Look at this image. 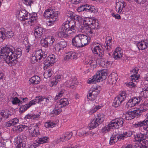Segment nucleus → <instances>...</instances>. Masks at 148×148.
I'll return each instance as SVG.
<instances>
[{
    "mask_svg": "<svg viewBox=\"0 0 148 148\" xmlns=\"http://www.w3.org/2000/svg\"><path fill=\"white\" fill-rule=\"evenodd\" d=\"M21 55V50L19 49H15L13 48L6 46L3 47L0 51L1 59L10 66L16 64L17 59L20 58Z\"/></svg>",
    "mask_w": 148,
    "mask_h": 148,
    "instance_id": "1",
    "label": "nucleus"
},
{
    "mask_svg": "<svg viewBox=\"0 0 148 148\" xmlns=\"http://www.w3.org/2000/svg\"><path fill=\"white\" fill-rule=\"evenodd\" d=\"M18 12L17 15L18 19L21 21H24L23 23L27 25H33L37 19V15L36 13L30 14L25 9H21Z\"/></svg>",
    "mask_w": 148,
    "mask_h": 148,
    "instance_id": "2",
    "label": "nucleus"
},
{
    "mask_svg": "<svg viewBox=\"0 0 148 148\" xmlns=\"http://www.w3.org/2000/svg\"><path fill=\"white\" fill-rule=\"evenodd\" d=\"M97 20L94 17H85L83 21L84 25L88 26H90L86 30V33L90 36H94L96 32V30L98 27L99 23L97 21Z\"/></svg>",
    "mask_w": 148,
    "mask_h": 148,
    "instance_id": "3",
    "label": "nucleus"
},
{
    "mask_svg": "<svg viewBox=\"0 0 148 148\" xmlns=\"http://www.w3.org/2000/svg\"><path fill=\"white\" fill-rule=\"evenodd\" d=\"M90 38L82 34L76 35L72 40L73 45L77 47H82L87 45L90 42Z\"/></svg>",
    "mask_w": 148,
    "mask_h": 148,
    "instance_id": "4",
    "label": "nucleus"
},
{
    "mask_svg": "<svg viewBox=\"0 0 148 148\" xmlns=\"http://www.w3.org/2000/svg\"><path fill=\"white\" fill-rule=\"evenodd\" d=\"M62 31L59 32L58 35L60 38H63L64 32H69L71 33V32H75L77 31V28L76 26V22L73 21H66L63 23L61 26Z\"/></svg>",
    "mask_w": 148,
    "mask_h": 148,
    "instance_id": "5",
    "label": "nucleus"
},
{
    "mask_svg": "<svg viewBox=\"0 0 148 148\" xmlns=\"http://www.w3.org/2000/svg\"><path fill=\"white\" fill-rule=\"evenodd\" d=\"M69 102L66 98L61 99L59 101L56 103L54 109L51 111L50 115L51 116H56L60 114L62 111V108L68 105Z\"/></svg>",
    "mask_w": 148,
    "mask_h": 148,
    "instance_id": "6",
    "label": "nucleus"
},
{
    "mask_svg": "<svg viewBox=\"0 0 148 148\" xmlns=\"http://www.w3.org/2000/svg\"><path fill=\"white\" fill-rule=\"evenodd\" d=\"M128 98V95L125 91H122L114 98L112 103V106L117 107L120 106L122 102Z\"/></svg>",
    "mask_w": 148,
    "mask_h": 148,
    "instance_id": "7",
    "label": "nucleus"
},
{
    "mask_svg": "<svg viewBox=\"0 0 148 148\" xmlns=\"http://www.w3.org/2000/svg\"><path fill=\"white\" fill-rule=\"evenodd\" d=\"M101 90V87L98 85L92 87L87 95L88 99L91 101H94L97 98Z\"/></svg>",
    "mask_w": 148,
    "mask_h": 148,
    "instance_id": "8",
    "label": "nucleus"
},
{
    "mask_svg": "<svg viewBox=\"0 0 148 148\" xmlns=\"http://www.w3.org/2000/svg\"><path fill=\"white\" fill-rule=\"evenodd\" d=\"M46 57V55L41 49H37L32 54L31 61L32 63H35L39 62L42 58L44 59Z\"/></svg>",
    "mask_w": 148,
    "mask_h": 148,
    "instance_id": "9",
    "label": "nucleus"
},
{
    "mask_svg": "<svg viewBox=\"0 0 148 148\" xmlns=\"http://www.w3.org/2000/svg\"><path fill=\"white\" fill-rule=\"evenodd\" d=\"M124 122L123 119L119 118L112 120L108 125L109 129L118 128L123 126Z\"/></svg>",
    "mask_w": 148,
    "mask_h": 148,
    "instance_id": "10",
    "label": "nucleus"
},
{
    "mask_svg": "<svg viewBox=\"0 0 148 148\" xmlns=\"http://www.w3.org/2000/svg\"><path fill=\"white\" fill-rule=\"evenodd\" d=\"M52 97L51 96H49L47 97H45L43 96H39L37 97L35 99H34V104L36 103H40V104L47 105V104L53 100Z\"/></svg>",
    "mask_w": 148,
    "mask_h": 148,
    "instance_id": "11",
    "label": "nucleus"
},
{
    "mask_svg": "<svg viewBox=\"0 0 148 148\" xmlns=\"http://www.w3.org/2000/svg\"><path fill=\"white\" fill-rule=\"evenodd\" d=\"M56 57L54 54H51L48 56L43 62V64L45 67L47 68L48 67L52 65L56 61Z\"/></svg>",
    "mask_w": 148,
    "mask_h": 148,
    "instance_id": "12",
    "label": "nucleus"
},
{
    "mask_svg": "<svg viewBox=\"0 0 148 148\" xmlns=\"http://www.w3.org/2000/svg\"><path fill=\"white\" fill-rule=\"evenodd\" d=\"M105 70H103L98 71L97 72L96 74L95 75L96 76L95 78L98 82L102 81L103 80H105L107 75Z\"/></svg>",
    "mask_w": 148,
    "mask_h": 148,
    "instance_id": "13",
    "label": "nucleus"
},
{
    "mask_svg": "<svg viewBox=\"0 0 148 148\" xmlns=\"http://www.w3.org/2000/svg\"><path fill=\"white\" fill-rule=\"evenodd\" d=\"M140 127L142 129V132H143L144 133H140L137 134L136 135H134V137L136 140L141 142L145 139V138H148V133L147 132L146 133V132H145V130L143 128Z\"/></svg>",
    "mask_w": 148,
    "mask_h": 148,
    "instance_id": "14",
    "label": "nucleus"
},
{
    "mask_svg": "<svg viewBox=\"0 0 148 148\" xmlns=\"http://www.w3.org/2000/svg\"><path fill=\"white\" fill-rule=\"evenodd\" d=\"M32 129L29 131L30 135L32 137H37L39 135V129L37 124H32Z\"/></svg>",
    "mask_w": 148,
    "mask_h": 148,
    "instance_id": "15",
    "label": "nucleus"
},
{
    "mask_svg": "<svg viewBox=\"0 0 148 148\" xmlns=\"http://www.w3.org/2000/svg\"><path fill=\"white\" fill-rule=\"evenodd\" d=\"M14 142L17 144L16 148H25L26 146L25 142L23 141V137L21 136H18L16 138Z\"/></svg>",
    "mask_w": 148,
    "mask_h": 148,
    "instance_id": "16",
    "label": "nucleus"
},
{
    "mask_svg": "<svg viewBox=\"0 0 148 148\" xmlns=\"http://www.w3.org/2000/svg\"><path fill=\"white\" fill-rule=\"evenodd\" d=\"M58 11H53L52 8L47 9L44 12L43 16L45 18H52L53 16L55 14H57V17H58Z\"/></svg>",
    "mask_w": 148,
    "mask_h": 148,
    "instance_id": "17",
    "label": "nucleus"
},
{
    "mask_svg": "<svg viewBox=\"0 0 148 148\" xmlns=\"http://www.w3.org/2000/svg\"><path fill=\"white\" fill-rule=\"evenodd\" d=\"M139 50H143L148 47V40L147 39L142 40L137 43L136 45Z\"/></svg>",
    "mask_w": 148,
    "mask_h": 148,
    "instance_id": "18",
    "label": "nucleus"
},
{
    "mask_svg": "<svg viewBox=\"0 0 148 148\" xmlns=\"http://www.w3.org/2000/svg\"><path fill=\"white\" fill-rule=\"evenodd\" d=\"M43 29L42 28L38 26L35 27L34 31V35L35 38L39 39L43 34Z\"/></svg>",
    "mask_w": 148,
    "mask_h": 148,
    "instance_id": "19",
    "label": "nucleus"
},
{
    "mask_svg": "<svg viewBox=\"0 0 148 148\" xmlns=\"http://www.w3.org/2000/svg\"><path fill=\"white\" fill-rule=\"evenodd\" d=\"M67 45V43L65 41H61L56 45V50L61 53L63 51L64 48H65Z\"/></svg>",
    "mask_w": 148,
    "mask_h": 148,
    "instance_id": "20",
    "label": "nucleus"
},
{
    "mask_svg": "<svg viewBox=\"0 0 148 148\" xmlns=\"http://www.w3.org/2000/svg\"><path fill=\"white\" fill-rule=\"evenodd\" d=\"M79 53H76L73 51L68 52L65 56L64 59L66 60L71 59V60L76 59L79 56Z\"/></svg>",
    "mask_w": 148,
    "mask_h": 148,
    "instance_id": "21",
    "label": "nucleus"
},
{
    "mask_svg": "<svg viewBox=\"0 0 148 148\" xmlns=\"http://www.w3.org/2000/svg\"><path fill=\"white\" fill-rule=\"evenodd\" d=\"M123 51L120 48H117L113 53V58L115 60H120L123 57Z\"/></svg>",
    "mask_w": 148,
    "mask_h": 148,
    "instance_id": "22",
    "label": "nucleus"
},
{
    "mask_svg": "<svg viewBox=\"0 0 148 148\" xmlns=\"http://www.w3.org/2000/svg\"><path fill=\"white\" fill-rule=\"evenodd\" d=\"M126 3L124 1H119L116 3V10L118 12L120 13L123 12V8L126 6Z\"/></svg>",
    "mask_w": 148,
    "mask_h": 148,
    "instance_id": "23",
    "label": "nucleus"
},
{
    "mask_svg": "<svg viewBox=\"0 0 148 148\" xmlns=\"http://www.w3.org/2000/svg\"><path fill=\"white\" fill-rule=\"evenodd\" d=\"M118 79V76L117 74L113 73L109 75L107 81L110 84H113L116 83Z\"/></svg>",
    "mask_w": 148,
    "mask_h": 148,
    "instance_id": "24",
    "label": "nucleus"
},
{
    "mask_svg": "<svg viewBox=\"0 0 148 148\" xmlns=\"http://www.w3.org/2000/svg\"><path fill=\"white\" fill-rule=\"evenodd\" d=\"M92 52L95 54L98 55L100 57L102 58L103 56V51L101 45H97L92 49Z\"/></svg>",
    "mask_w": 148,
    "mask_h": 148,
    "instance_id": "25",
    "label": "nucleus"
},
{
    "mask_svg": "<svg viewBox=\"0 0 148 148\" xmlns=\"http://www.w3.org/2000/svg\"><path fill=\"white\" fill-rule=\"evenodd\" d=\"M33 100H32L28 104H27L24 105H22L21 106L19 109L20 112L21 113H23L26 111L28 108H29L32 105L34 104V101Z\"/></svg>",
    "mask_w": 148,
    "mask_h": 148,
    "instance_id": "26",
    "label": "nucleus"
},
{
    "mask_svg": "<svg viewBox=\"0 0 148 148\" xmlns=\"http://www.w3.org/2000/svg\"><path fill=\"white\" fill-rule=\"evenodd\" d=\"M73 136V133L72 132H67L63 134L60 137V140L61 141L63 142L70 139Z\"/></svg>",
    "mask_w": 148,
    "mask_h": 148,
    "instance_id": "27",
    "label": "nucleus"
},
{
    "mask_svg": "<svg viewBox=\"0 0 148 148\" xmlns=\"http://www.w3.org/2000/svg\"><path fill=\"white\" fill-rule=\"evenodd\" d=\"M146 119L144 121L136 123L134 125L135 127H141L143 128V127H145L146 125H148V113L146 114Z\"/></svg>",
    "mask_w": 148,
    "mask_h": 148,
    "instance_id": "28",
    "label": "nucleus"
},
{
    "mask_svg": "<svg viewBox=\"0 0 148 148\" xmlns=\"http://www.w3.org/2000/svg\"><path fill=\"white\" fill-rule=\"evenodd\" d=\"M112 40L111 37L110 36L107 37L106 38L105 42H106V44H104V47L106 49L107 51H109L111 50V42Z\"/></svg>",
    "mask_w": 148,
    "mask_h": 148,
    "instance_id": "29",
    "label": "nucleus"
},
{
    "mask_svg": "<svg viewBox=\"0 0 148 148\" xmlns=\"http://www.w3.org/2000/svg\"><path fill=\"white\" fill-rule=\"evenodd\" d=\"M132 133L133 132L131 131H128L123 134L118 135L119 140H123L127 137H131L132 134Z\"/></svg>",
    "mask_w": 148,
    "mask_h": 148,
    "instance_id": "30",
    "label": "nucleus"
},
{
    "mask_svg": "<svg viewBox=\"0 0 148 148\" xmlns=\"http://www.w3.org/2000/svg\"><path fill=\"white\" fill-rule=\"evenodd\" d=\"M18 122V119L14 118L7 122L5 124V126L7 127H10L16 124Z\"/></svg>",
    "mask_w": 148,
    "mask_h": 148,
    "instance_id": "31",
    "label": "nucleus"
},
{
    "mask_svg": "<svg viewBox=\"0 0 148 148\" xmlns=\"http://www.w3.org/2000/svg\"><path fill=\"white\" fill-rule=\"evenodd\" d=\"M94 118L98 123L100 125L104 121L105 118V116L102 114H99L95 116Z\"/></svg>",
    "mask_w": 148,
    "mask_h": 148,
    "instance_id": "32",
    "label": "nucleus"
},
{
    "mask_svg": "<svg viewBox=\"0 0 148 148\" xmlns=\"http://www.w3.org/2000/svg\"><path fill=\"white\" fill-rule=\"evenodd\" d=\"M76 79L75 78H71L68 81H67L64 83V85L66 86L69 87L73 88V86L76 83Z\"/></svg>",
    "mask_w": 148,
    "mask_h": 148,
    "instance_id": "33",
    "label": "nucleus"
},
{
    "mask_svg": "<svg viewBox=\"0 0 148 148\" xmlns=\"http://www.w3.org/2000/svg\"><path fill=\"white\" fill-rule=\"evenodd\" d=\"M62 79V77L61 75H56L55 78L51 81V83L50 84V86L51 87H52L54 85H56Z\"/></svg>",
    "mask_w": 148,
    "mask_h": 148,
    "instance_id": "34",
    "label": "nucleus"
},
{
    "mask_svg": "<svg viewBox=\"0 0 148 148\" xmlns=\"http://www.w3.org/2000/svg\"><path fill=\"white\" fill-rule=\"evenodd\" d=\"M85 5V11L90 13H95L96 10L94 6L90 5L88 4L84 5Z\"/></svg>",
    "mask_w": 148,
    "mask_h": 148,
    "instance_id": "35",
    "label": "nucleus"
},
{
    "mask_svg": "<svg viewBox=\"0 0 148 148\" xmlns=\"http://www.w3.org/2000/svg\"><path fill=\"white\" fill-rule=\"evenodd\" d=\"M40 81V77L36 75L32 77L29 79V82L32 84L35 85L38 84Z\"/></svg>",
    "mask_w": 148,
    "mask_h": 148,
    "instance_id": "36",
    "label": "nucleus"
},
{
    "mask_svg": "<svg viewBox=\"0 0 148 148\" xmlns=\"http://www.w3.org/2000/svg\"><path fill=\"white\" fill-rule=\"evenodd\" d=\"M2 114V119L4 120L8 118L11 115V113L10 111L8 110H2L1 111Z\"/></svg>",
    "mask_w": 148,
    "mask_h": 148,
    "instance_id": "37",
    "label": "nucleus"
},
{
    "mask_svg": "<svg viewBox=\"0 0 148 148\" xmlns=\"http://www.w3.org/2000/svg\"><path fill=\"white\" fill-rule=\"evenodd\" d=\"M136 116L133 111L127 112L126 114L125 119L127 120L133 119Z\"/></svg>",
    "mask_w": 148,
    "mask_h": 148,
    "instance_id": "38",
    "label": "nucleus"
},
{
    "mask_svg": "<svg viewBox=\"0 0 148 148\" xmlns=\"http://www.w3.org/2000/svg\"><path fill=\"white\" fill-rule=\"evenodd\" d=\"M85 64H88L90 66L94 67V66L95 65L96 62L95 60L91 58H88L85 59Z\"/></svg>",
    "mask_w": 148,
    "mask_h": 148,
    "instance_id": "39",
    "label": "nucleus"
},
{
    "mask_svg": "<svg viewBox=\"0 0 148 148\" xmlns=\"http://www.w3.org/2000/svg\"><path fill=\"white\" fill-rule=\"evenodd\" d=\"M49 140V138L48 137H42L41 138H38L36 143H38L39 145V144L47 143L48 142Z\"/></svg>",
    "mask_w": 148,
    "mask_h": 148,
    "instance_id": "40",
    "label": "nucleus"
},
{
    "mask_svg": "<svg viewBox=\"0 0 148 148\" xmlns=\"http://www.w3.org/2000/svg\"><path fill=\"white\" fill-rule=\"evenodd\" d=\"M99 125L96 120L95 119H93L92 120H91V122L89 124V126L90 127V129H93L97 127Z\"/></svg>",
    "mask_w": 148,
    "mask_h": 148,
    "instance_id": "41",
    "label": "nucleus"
},
{
    "mask_svg": "<svg viewBox=\"0 0 148 148\" xmlns=\"http://www.w3.org/2000/svg\"><path fill=\"white\" fill-rule=\"evenodd\" d=\"M119 140L118 135L113 134L110 137L109 144L111 145L115 143Z\"/></svg>",
    "mask_w": 148,
    "mask_h": 148,
    "instance_id": "42",
    "label": "nucleus"
},
{
    "mask_svg": "<svg viewBox=\"0 0 148 148\" xmlns=\"http://www.w3.org/2000/svg\"><path fill=\"white\" fill-rule=\"evenodd\" d=\"M147 109L145 108H144L143 109H137L133 111L136 117H138L141 114L142 112H145L147 110Z\"/></svg>",
    "mask_w": 148,
    "mask_h": 148,
    "instance_id": "43",
    "label": "nucleus"
},
{
    "mask_svg": "<svg viewBox=\"0 0 148 148\" xmlns=\"http://www.w3.org/2000/svg\"><path fill=\"white\" fill-rule=\"evenodd\" d=\"M53 16L52 18H50V20L47 23L48 26H50L53 25L58 17H57V14L56 13Z\"/></svg>",
    "mask_w": 148,
    "mask_h": 148,
    "instance_id": "44",
    "label": "nucleus"
},
{
    "mask_svg": "<svg viewBox=\"0 0 148 148\" xmlns=\"http://www.w3.org/2000/svg\"><path fill=\"white\" fill-rule=\"evenodd\" d=\"M49 46H51L53 44L55 39L54 37L51 36H46L45 38Z\"/></svg>",
    "mask_w": 148,
    "mask_h": 148,
    "instance_id": "45",
    "label": "nucleus"
},
{
    "mask_svg": "<svg viewBox=\"0 0 148 148\" xmlns=\"http://www.w3.org/2000/svg\"><path fill=\"white\" fill-rule=\"evenodd\" d=\"M52 70L51 69H48L43 74L44 77L45 78L47 79L51 77L52 75Z\"/></svg>",
    "mask_w": 148,
    "mask_h": 148,
    "instance_id": "46",
    "label": "nucleus"
},
{
    "mask_svg": "<svg viewBox=\"0 0 148 148\" xmlns=\"http://www.w3.org/2000/svg\"><path fill=\"white\" fill-rule=\"evenodd\" d=\"M132 101L133 103L136 105V104H138L139 103L140 101L142 100V99L140 97H133L132 99Z\"/></svg>",
    "mask_w": 148,
    "mask_h": 148,
    "instance_id": "47",
    "label": "nucleus"
},
{
    "mask_svg": "<svg viewBox=\"0 0 148 148\" xmlns=\"http://www.w3.org/2000/svg\"><path fill=\"white\" fill-rule=\"evenodd\" d=\"M41 43L42 47L47 48L49 45L46 38H42L41 39Z\"/></svg>",
    "mask_w": 148,
    "mask_h": 148,
    "instance_id": "48",
    "label": "nucleus"
},
{
    "mask_svg": "<svg viewBox=\"0 0 148 148\" xmlns=\"http://www.w3.org/2000/svg\"><path fill=\"white\" fill-rule=\"evenodd\" d=\"M6 29V30L5 34V38H10L12 37L14 35V33L12 31H8Z\"/></svg>",
    "mask_w": 148,
    "mask_h": 148,
    "instance_id": "49",
    "label": "nucleus"
},
{
    "mask_svg": "<svg viewBox=\"0 0 148 148\" xmlns=\"http://www.w3.org/2000/svg\"><path fill=\"white\" fill-rule=\"evenodd\" d=\"M96 76L94 75L92 78H90L88 79L87 82L88 84H96L97 82H98V81L95 78Z\"/></svg>",
    "mask_w": 148,
    "mask_h": 148,
    "instance_id": "50",
    "label": "nucleus"
},
{
    "mask_svg": "<svg viewBox=\"0 0 148 148\" xmlns=\"http://www.w3.org/2000/svg\"><path fill=\"white\" fill-rule=\"evenodd\" d=\"M56 125V123L52 121H49L45 123V126L46 128H53Z\"/></svg>",
    "mask_w": 148,
    "mask_h": 148,
    "instance_id": "51",
    "label": "nucleus"
},
{
    "mask_svg": "<svg viewBox=\"0 0 148 148\" xmlns=\"http://www.w3.org/2000/svg\"><path fill=\"white\" fill-rule=\"evenodd\" d=\"M140 95L144 98L148 97V87L141 92Z\"/></svg>",
    "mask_w": 148,
    "mask_h": 148,
    "instance_id": "52",
    "label": "nucleus"
},
{
    "mask_svg": "<svg viewBox=\"0 0 148 148\" xmlns=\"http://www.w3.org/2000/svg\"><path fill=\"white\" fill-rule=\"evenodd\" d=\"M135 106V105L133 103L131 99L129 100L125 105L126 107L129 108L134 107Z\"/></svg>",
    "mask_w": 148,
    "mask_h": 148,
    "instance_id": "53",
    "label": "nucleus"
},
{
    "mask_svg": "<svg viewBox=\"0 0 148 148\" xmlns=\"http://www.w3.org/2000/svg\"><path fill=\"white\" fill-rule=\"evenodd\" d=\"M65 91V90L64 89L61 90L58 93V95H56V97H55V99L57 100L59 99L60 97H62L63 95V94L64 93Z\"/></svg>",
    "mask_w": 148,
    "mask_h": 148,
    "instance_id": "54",
    "label": "nucleus"
},
{
    "mask_svg": "<svg viewBox=\"0 0 148 148\" xmlns=\"http://www.w3.org/2000/svg\"><path fill=\"white\" fill-rule=\"evenodd\" d=\"M142 142V147L140 148H148V141L144 139Z\"/></svg>",
    "mask_w": 148,
    "mask_h": 148,
    "instance_id": "55",
    "label": "nucleus"
},
{
    "mask_svg": "<svg viewBox=\"0 0 148 148\" xmlns=\"http://www.w3.org/2000/svg\"><path fill=\"white\" fill-rule=\"evenodd\" d=\"M12 102L13 104L14 105L17 104V103H18V106H20V100L16 97H15L14 98L12 99Z\"/></svg>",
    "mask_w": 148,
    "mask_h": 148,
    "instance_id": "56",
    "label": "nucleus"
},
{
    "mask_svg": "<svg viewBox=\"0 0 148 148\" xmlns=\"http://www.w3.org/2000/svg\"><path fill=\"white\" fill-rule=\"evenodd\" d=\"M139 75L136 74H134L133 75H131V79L132 82H135V81L138 80Z\"/></svg>",
    "mask_w": 148,
    "mask_h": 148,
    "instance_id": "57",
    "label": "nucleus"
},
{
    "mask_svg": "<svg viewBox=\"0 0 148 148\" xmlns=\"http://www.w3.org/2000/svg\"><path fill=\"white\" fill-rule=\"evenodd\" d=\"M6 29L4 28H1L0 29V36H2V37L5 38V33Z\"/></svg>",
    "mask_w": 148,
    "mask_h": 148,
    "instance_id": "58",
    "label": "nucleus"
},
{
    "mask_svg": "<svg viewBox=\"0 0 148 148\" xmlns=\"http://www.w3.org/2000/svg\"><path fill=\"white\" fill-rule=\"evenodd\" d=\"M31 1V0H25L23 1V2L26 5L31 6V5L33 3L34 0H32V2Z\"/></svg>",
    "mask_w": 148,
    "mask_h": 148,
    "instance_id": "59",
    "label": "nucleus"
},
{
    "mask_svg": "<svg viewBox=\"0 0 148 148\" xmlns=\"http://www.w3.org/2000/svg\"><path fill=\"white\" fill-rule=\"evenodd\" d=\"M15 130L16 131H18V132H21L23 130V125H20L15 127Z\"/></svg>",
    "mask_w": 148,
    "mask_h": 148,
    "instance_id": "60",
    "label": "nucleus"
},
{
    "mask_svg": "<svg viewBox=\"0 0 148 148\" xmlns=\"http://www.w3.org/2000/svg\"><path fill=\"white\" fill-rule=\"evenodd\" d=\"M32 124H30L29 125H23V130H29V131L31 130V129H32Z\"/></svg>",
    "mask_w": 148,
    "mask_h": 148,
    "instance_id": "61",
    "label": "nucleus"
},
{
    "mask_svg": "<svg viewBox=\"0 0 148 148\" xmlns=\"http://www.w3.org/2000/svg\"><path fill=\"white\" fill-rule=\"evenodd\" d=\"M20 105L22 104L23 103L27 101H28V99L27 97L23 98L20 97Z\"/></svg>",
    "mask_w": 148,
    "mask_h": 148,
    "instance_id": "62",
    "label": "nucleus"
},
{
    "mask_svg": "<svg viewBox=\"0 0 148 148\" xmlns=\"http://www.w3.org/2000/svg\"><path fill=\"white\" fill-rule=\"evenodd\" d=\"M32 115L33 120H37L40 117V115L39 114H32Z\"/></svg>",
    "mask_w": 148,
    "mask_h": 148,
    "instance_id": "63",
    "label": "nucleus"
},
{
    "mask_svg": "<svg viewBox=\"0 0 148 148\" xmlns=\"http://www.w3.org/2000/svg\"><path fill=\"white\" fill-rule=\"evenodd\" d=\"M84 5H82L79 7L77 9V11L78 12H82L83 11H85V8Z\"/></svg>",
    "mask_w": 148,
    "mask_h": 148,
    "instance_id": "64",
    "label": "nucleus"
}]
</instances>
